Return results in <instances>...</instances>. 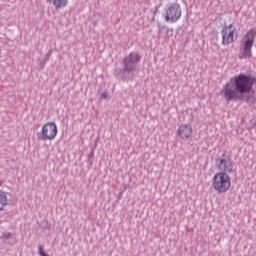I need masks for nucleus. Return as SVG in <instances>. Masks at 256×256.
<instances>
[{
    "label": "nucleus",
    "mask_w": 256,
    "mask_h": 256,
    "mask_svg": "<svg viewBox=\"0 0 256 256\" xmlns=\"http://www.w3.org/2000/svg\"><path fill=\"white\" fill-rule=\"evenodd\" d=\"M253 89V80L251 76L239 74L230 79L224 86L221 94L226 101H241L245 93H250Z\"/></svg>",
    "instance_id": "f257e3e1"
},
{
    "label": "nucleus",
    "mask_w": 256,
    "mask_h": 256,
    "mask_svg": "<svg viewBox=\"0 0 256 256\" xmlns=\"http://www.w3.org/2000/svg\"><path fill=\"white\" fill-rule=\"evenodd\" d=\"M212 187L216 193H227L231 189V176L225 172H217L212 178Z\"/></svg>",
    "instance_id": "f03ea898"
},
{
    "label": "nucleus",
    "mask_w": 256,
    "mask_h": 256,
    "mask_svg": "<svg viewBox=\"0 0 256 256\" xmlns=\"http://www.w3.org/2000/svg\"><path fill=\"white\" fill-rule=\"evenodd\" d=\"M57 133H59L57 124H55V122H47L42 126L40 139L42 141H54V139L57 137Z\"/></svg>",
    "instance_id": "7ed1b4c3"
},
{
    "label": "nucleus",
    "mask_w": 256,
    "mask_h": 256,
    "mask_svg": "<svg viewBox=\"0 0 256 256\" xmlns=\"http://www.w3.org/2000/svg\"><path fill=\"white\" fill-rule=\"evenodd\" d=\"M221 36L222 45L227 46L235 43V40L237 39V27L233 24L224 26L221 30Z\"/></svg>",
    "instance_id": "20e7f679"
},
{
    "label": "nucleus",
    "mask_w": 256,
    "mask_h": 256,
    "mask_svg": "<svg viewBox=\"0 0 256 256\" xmlns=\"http://www.w3.org/2000/svg\"><path fill=\"white\" fill-rule=\"evenodd\" d=\"M216 168L218 169V173H226L229 175L233 173V160L227 154H223L221 157L216 159Z\"/></svg>",
    "instance_id": "39448f33"
},
{
    "label": "nucleus",
    "mask_w": 256,
    "mask_h": 256,
    "mask_svg": "<svg viewBox=\"0 0 256 256\" xmlns=\"http://www.w3.org/2000/svg\"><path fill=\"white\" fill-rule=\"evenodd\" d=\"M165 13V21L167 23H177L181 19V5L177 3L170 4Z\"/></svg>",
    "instance_id": "423d86ee"
},
{
    "label": "nucleus",
    "mask_w": 256,
    "mask_h": 256,
    "mask_svg": "<svg viewBox=\"0 0 256 256\" xmlns=\"http://www.w3.org/2000/svg\"><path fill=\"white\" fill-rule=\"evenodd\" d=\"M177 135L181 141H189L193 137V127L189 124H181L178 127Z\"/></svg>",
    "instance_id": "0eeeda50"
},
{
    "label": "nucleus",
    "mask_w": 256,
    "mask_h": 256,
    "mask_svg": "<svg viewBox=\"0 0 256 256\" xmlns=\"http://www.w3.org/2000/svg\"><path fill=\"white\" fill-rule=\"evenodd\" d=\"M141 61V56L137 53H130V55L125 59L126 69L129 71L132 65L139 63Z\"/></svg>",
    "instance_id": "6e6552de"
},
{
    "label": "nucleus",
    "mask_w": 256,
    "mask_h": 256,
    "mask_svg": "<svg viewBox=\"0 0 256 256\" xmlns=\"http://www.w3.org/2000/svg\"><path fill=\"white\" fill-rule=\"evenodd\" d=\"M55 9H65L69 5V0H53Z\"/></svg>",
    "instance_id": "1a4fd4ad"
},
{
    "label": "nucleus",
    "mask_w": 256,
    "mask_h": 256,
    "mask_svg": "<svg viewBox=\"0 0 256 256\" xmlns=\"http://www.w3.org/2000/svg\"><path fill=\"white\" fill-rule=\"evenodd\" d=\"M5 205H7V194L0 190V211H3Z\"/></svg>",
    "instance_id": "9d476101"
},
{
    "label": "nucleus",
    "mask_w": 256,
    "mask_h": 256,
    "mask_svg": "<svg viewBox=\"0 0 256 256\" xmlns=\"http://www.w3.org/2000/svg\"><path fill=\"white\" fill-rule=\"evenodd\" d=\"M101 99H107V93H102L100 96Z\"/></svg>",
    "instance_id": "9b49d317"
}]
</instances>
